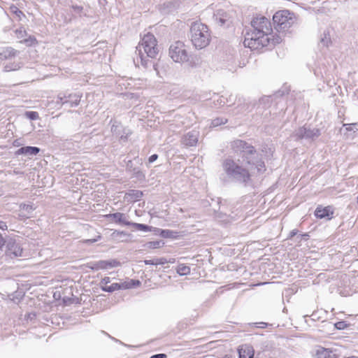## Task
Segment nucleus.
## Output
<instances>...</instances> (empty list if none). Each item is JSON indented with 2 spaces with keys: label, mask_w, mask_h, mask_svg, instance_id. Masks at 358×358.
Returning a JSON list of instances; mask_svg holds the SVG:
<instances>
[{
  "label": "nucleus",
  "mask_w": 358,
  "mask_h": 358,
  "mask_svg": "<svg viewBox=\"0 0 358 358\" xmlns=\"http://www.w3.org/2000/svg\"><path fill=\"white\" fill-rule=\"evenodd\" d=\"M252 30L246 32L243 44L251 50L261 49L270 43L272 32L271 22L264 16H257L251 21Z\"/></svg>",
  "instance_id": "obj_1"
},
{
  "label": "nucleus",
  "mask_w": 358,
  "mask_h": 358,
  "mask_svg": "<svg viewBox=\"0 0 358 358\" xmlns=\"http://www.w3.org/2000/svg\"><path fill=\"white\" fill-rule=\"evenodd\" d=\"M234 152L240 155L246 164L255 166L258 173H263L266 171L264 162L262 155L257 152L254 146L245 141L237 139L231 143Z\"/></svg>",
  "instance_id": "obj_2"
},
{
  "label": "nucleus",
  "mask_w": 358,
  "mask_h": 358,
  "mask_svg": "<svg viewBox=\"0 0 358 358\" xmlns=\"http://www.w3.org/2000/svg\"><path fill=\"white\" fill-rule=\"evenodd\" d=\"M136 52H138V58L141 60V64L145 69L152 66L155 70V64L147 57L151 59L155 58L159 53V49L157 44V40L155 36L152 34H147L144 35L141 43L136 47Z\"/></svg>",
  "instance_id": "obj_3"
},
{
  "label": "nucleus",
  "mask_w": 358,
  "mask_h": 358,
  "mask_svg": "<svg viewBox=\"0 0 358 358\" xmlns=\"http://www.w3.org/2000/svg\"><path fill=\"white\" fill-rule=\"evenodd\" d=\"M223 168L232 181L244 187L252 185V175L249 170L236 163L232 159H226L223 162Z\"/></svg>",
  "instance_id": "obj_4"
},
{
  "label": "nucleus",
  "mask_w": 358,
  "mask_h": 358,
  "mask_svg": "<svg viewBox=\"0 0 358 358\" xmlns=\"http://www.w3.org/2000/svg\"><path fill=\"white\" fill-rule=\"evenodd\" d=\"M190 38L196 49L206 48L210 41L208 27L199 22H194L190 27Z\"/></svg>",
  "instance_id": "obj_5"
},
{
  "label": "nucleus",
  "mask_w": 358,
  "mask_h": 358,
  "mask_svg": "<svg viewBox=\"0 0 358 358\" xmlns=\"http://www.w3.org/2000/svg\"><path fill=\"white\" fill-rule=\"evenodd\" d=\"M295 14L289 10L277 11L273 16L274 27L279 33L286 32L296 23Z\"/></svg>",
  "instance_id": "obj_6"
},
{
  "label": "nucleus",
  "mask_w": 358,
  "mask_h": 358,
  "mask_svg": "<svg viewBox=\"0 0 358 358\" xmlns=\"http://www.w3.org/2000/svg\"><path fill=\"white\" fill-rule=\"evenodd\" d=\"M169 56L175 62L183 63L189 59L185 43L180 41L173 42L169 47Z\"/></svg>",
  "instance_id": "obj_7"
},
{
  "label": "nucleus",
  "mask_w": 358,
  "mask_h": 358,
  "mask_svg": "<svg viewBox=\"0 0 358 358\" xmlns=\"http://www.w3.org/2000/svg\"><path fill=\"white\" fill-rule=\"evenodd\" d=\"M82 95L77 93H59L57 96L56 103L61 106H64L68 108L76 107L80 102Z\"/></svg>",
  "instance_id": "obj_8"
},
{
  "label": "nucleus",
  "mask_w": 358,
  "mask_h": 358,
  "mask_svg": "<svg viewBox=\"0 0 358 358\" xmlns=\"http://www.w3.org/2000/svg\"><path fill=\"white\" fill-rule=\"evenodd\" d=\"M320 134L321 132L319 129H310L306 127H302L295 131L294 136L296 137V139L306 138L314 140L315 138L319 137Z\"/></svg>",
  "instance_id": "obj_9"
},
{
  "label": "nucleus",
  "mask_w": 358,
  "mask_h": 358,
  "mask_svg": "<svg viewBox=\"0 0 358 358\" xmlns=\"http://www.w3.org/2000/svg\"><path fill=\"white\" fill-rule=\"evenodd\" d=\"M6 255L15 257H22L23 250L20 243H17L15 239L10 238L6 242Z\"/></svg>",
  "instance_id": "obj_10"
},
{
  "label": "nucleus",
  "mask_w": 358,
  "mask_h": 358,
  "mask_svg": "<svg viewBox=\"0 0 358 358\" xmlns=\"http://www.w3.org/2000/svg\"><path fill=\"white\" fill-rule=\"evenodd\" d=\"M334 207L332 206H318L315 210V215L319 219L331 220L334 217Z\"/></svg>",
  "instance_id": "obj_11"
},
{
  "label": "nucleus",
  "mask_w": 358,
  "mask_h": 358,
  "mask_svg": "<svg viewBox=\"0 0 358 358\" xmlns=\"http://www.w3.org/2000/svg\"><path fill=\"white\" fill-rule=\"evenodd\" d=\"M126 170L129 172L133 178H136L138 181H143L145 180V175L142 171L140 166L134 165V161L129 159L127 161L126 164Z\"/></svg>",
  "instance_id": "obj_12"
},
{
  "label": "nucleus",
  "mask_w": 358,
  "mask_h": 358,
  "mask_svg": "<svg viewBox=\"0 0 358 358\" xmlns=\"http://www.w3.org/2000/svg\"><path fill=\"white\" fill-rule=\"evenodd\" d=\"M214 20L220 26L231 23V16L229 13L224 10H217L213 15Z\"/></svg>",
  "instance_id": "obj_13"
},
{
  "label": "nucleus",
  "mask_w": 358,
  "mask_h": 358,
  "mask_svg": "<svg viewBox=\"0 0 358 358\" xmlns=\"http://www.w3.org/2000/svg\"><path fill=\"white\" fill-rule=\"evenodd\" d=\"M198 142V132L192 131L187 133L182 138V143L185 146H195Z\"/></svg>",
  "instance_id": "obj_14"
},
{
  "label": "nucleus",
  "mask_w": 358,
  "mask_h": 358,
  "mask_svg": "<svg viewBox=\"0 0 358 358\" xmlns=\"http://www.w3.org/2000/svg\"><path fill=\"white\" fill-rule=\"evenodd\" d=\"M315 358H337L338 357L332 350L328 348H324L322 346H318L314 355Z\"/></svg>",
  "instance_id": "obj_15"
},
{
  "label": "nucleus",
  "mask_w": 358,
  "mask_h": 358,
  "mask_svg": "<svg viewBox=\"0 0 358 358\" xmlns=\"http://www.w3.org/2000/svg\"><path fill=\"white\" fill-rule=\"evenodd\" d=\"M106 217L107 218L111 219L113 221H114L115 223L125 225V226H130L131 222L126 219V216L124 213H115L106 215Z\"/></svg>",
  "instance_id": "obj_16"
},
{
  "label": "nucleus",
  "mask_w": 358,
  "mask_h": 358,
  "mask_svg": "<svg viewBox=\"0 0 358 358\" xmlns=\"http://www.w3.org/2000/svg\"><path fill=\"white\" fill-rule=\"evenodd\" d=\"M40 152V148L34 146H24L19 148L16 152V155L35 156Z\"/></svg>",
  "instance_id": "obj_17"
},
{
  "label": "nucleus",
  "mask_w": 358,
  "mask_h": 358,
  "mask_svg": "<svg viewBox=\"0 0 358 358\" xmlns=\"http://www.w3.org/2000/svg\"><path fill=\"white\" fill-rule=\"evenodd\" d=\"M143 195V192L141 190L131 189L125 193L124 199L127 202L134 203L140 200Z\"/></svg>",
  "instance_id": "obj_18"
},
{
  "label": "nucleus",
  "mask_w": 358,
  "mask_h": 358,
  "mask_svg": "<svg viewBox=\"0 0 358 358\" xmlns=\"http://www.w3.org/2000/svg\"><path fill=\"white\" fill-rule=\"evenodd\" d=\"M19 52L11 47L0 48V59L1 60L15 57Z\"/></svg>",
  "instance_id": "obj_19"
},
{
  "label": "nucleus",
  "mask_w": 358,
  "mask_h": 358,
  "mask_svg": "<svg viewBox=\"0 0 358 358\" xmlns=\"http://www.w3.org/2000/svg\"><path fill=\"white\" fill-rule=\"evenodd\" d=\"M179 6L180 2L178 0L166 2L161 6V13L163 14H169L176 10Z\"/></svg>",
  "instance_id": "obj_20"
},
{
  "label": "nucleus",
  "mask_w": 358,
  "mask_h": 358,
  "mask_svg": "<svg viewBox=\"0 0 358 358\" xmlns=\"http://www.w3.org/2000/svg\"><path fill=\"white\" fill-rule=\"evenodd\" d=\"M239 358H253L255 351L252 346L243 345L238 349Z\"/></svg>",
  "instance_id": "obj_21"
},
{
  "label": "nucleus",
  "mask_w": 358,
  "mask_h": 358,
  "mask_svg": "<svg viewBox=\"0 0 358 358\" xmlns=\"http://www.w3.org/2000/svg\"><path fill=\"white\" fill-rule=\"evenodd\" d=\"M154 231L156 235H159L165 238H176L178 236V232L169 229L154 228Z\"/></svg>",
  "instance_id": "obj_22"
},
{
  "label": "nucleus",
  "mask_w": 358,
  "mask_h": 358,
  "mask_svg": "<svg viewBox=\"0 0 358 358\" xmlns=\"http://www.w3.org/2000/svg\"><path fill=\"white\" fill-rule=\"evenodd\" d=\"M128 287H129V285L122 284V282H114L110 285H108L106 287H102V291L111 293L117 290L126 289Z\"/></svg>",
  "instance_id": "obj_23"
},
{
  "label": "nucleus",
  "mask_w": 358,
  "mask_h": 358,
  "mask_svg": "<svg viewBox=\"0 0 358 358\" xmlns=\"http://www.w3.org/2000/svg\"><path fill=\"white\" fill-rule=\"evenodd\" d=\"M130 226L134 227L136 230L142 231H145V232L151 231L152 230L154 231V228H155V227L148 226L145 224H140V223H136V222H131Z\"/></svg>",
  "instance_id": "obj_24"
},
{
  "label": "nucleus",
  "mask_w": 358,
  "mask_h": 358,
  "mask_svg": "<svg viewBox=\"0 0 358 358\" xmlns=\"http://www.w3.org/2000/svg\"><path fill=\"white\" fill-rule=\"evenodd\" d=\"M168 262L166 258H155L149 260H144V263L146 265H163Z\"/></svg>",
  "instance_id": "obj_25"
},
{
  "label": "nucleus",
  "mask_w": 358,
  "mask_h": 358,
  "mask_svg": "<svg viewBox=\"0 0 358 358\" xmlns=\"http://www.w3.org/2000/svg\"><path fill=\"white\" fill-rule=\"evenodd\" d=\"M88 267L93 271H99L105 268V260H100L95 262H91L88 264Z\"/></svg>",
  "instance_id": "obj_26"
},
{
  "label": "nucleus",
  "mask_w": 358,
  "mask_h": 358,
  "mask_svg": "<svg viewBox=\"0 0 358 358\" xmlns=\"http://www.w3.org/2000/svg\"><path fill=\"white\" fill-rule=\"evenodd\" d=\"M10 12L15 15L18 20H21L22 17H25V15L23 13L22 10H20L15 5L12 4L9 7Z\"/></svg>",
  "instance_id": "obj_27"
},
{
  "label": "nucleus",
  "mask_w": 358,
  "mask_h": 358,
  "mask_svg": "<svg viewBox=\"0 0 358 358\" xmlns=\"http://www.w3.org/2000/svg\"><path fill=\"white\" fill-rule=\"evenodd\" d=\"M176 271L180 275H186L190 273V268L184 264H180L176 268Z\"/></svg>",
  "instance_id": "obj_28"
},
{
  "label": "nucleus",
  "mask_w": 358,
  "mask_h": 358,
  "mask_svg": "<svg viewBox=\"0 0 358 358\" xmlns=\"http://www.w3.org/2000/svg\"><path fill=\"white\" fill-rule=\"evenodd\" d=\"M22 64L21 62L8 63L4 66V71L8 72L18 70L22 67Z\"/></svg>",
  "instance_id": "obj_29"
},
{
  "label": "nucleus",
  "mask_w": 358,
  "mask_h": 358,
  "mask_svg": "<svg viewBox=\"0 0 358 358\" xmlns=\"http://www.w3.org/2000/svg\"><path fill=\"white\" fill-rule=\"evenodd\" d=\"M120 265H121V263L119 261L114 259L105 260V268L106 269L117 267V266H120Z\"/></svg>",
  "instance_id": "obj_30"
},
{
  "label": "nucleus",
  "mask_w": 358,
  "mask_h": 358,
  "mask_svg": "<svg viewBox=\"0 0 358 358\" xmlns=\"http://www.w3.org/2000/svg\"><path fill=\"white\" fill-rule=\"evenodd\" d=\"M320 43L326 47H328L329 45L331 43L329 33L324 31L323 34L322 35V37L320 38Z\"/></svg>",
  "instance_id": "obj_31"
},
{
  "label": "nucleus",
  "mask_w": 358,
  "mask_h": 358,
  "mask_svg": "<svg viewBox=\"0 0 358 358\" xmlns=\"http://www.w3.org/2000/svg\"><path fill=\"white\" fill-rule=\"evenodd\" d=\"M162 241H150L145 244V246L150 249L159 248L164 245Z\"/></svg>",
  "instance_id": "obj_32"
},
{
  "label": "nucleus",
  "mask_w": 358,
  "mask_h": 358,
  "mask_svg": "<svg viewBox=\"0 0 358 358\" xmlns=\"http://www.w3.org/2000/svg\"><path fill=\"white\" fill-rule=\"evenodd\" d=\"M24 116L31 120H36L39 118V115L36 111H27L24 113Z\"/></svg>",
  "instance_id": "obj_33"
},
{
  "label": "nucleus",
  "mask_w": 358,
  "mask_h": 358,
  "mask_svg": "<svg viewBox=\"0 0 358 358\" xmlns=\"http://www.w3.org/2000/svg\"><path fill=\"white\" fill-rule=\"evenodd\" d=\"M227 122V119H224L222 117H217L213 120L211 125L213 127H218L220 125L224 124Z\"/></svg>",
  "instance_id": "obj_34"
},
{
  "label": "nucleus",
  "mask_w": 358,
  "mask_h": 358,
  "mask_svg": "<svg viewBox=\"0 0 358 358\" xmlns=\"http://www.w3.org/2000/svg\"><path fill=\"white\" fill-rule=\"evenodd\" d=\"M131 134L129 129H124L122 133L120 132V138L121 141L125 142L127 141L129 136Z\"/></svg>",
  "instance_id": "obj_35"
},
{
  "label": "nucleus",
  "mask_w": 358,
  "mask_h": 358,
  "mask_svg": "<svg viewBox=\"0 0 358 358\" xmlns=\"http://www.w3.org/2000/svg\"><path fill=\"white\" fill-rule=\"evenodd\" d=\"M349 325L350 324H348L345 321H338L334 324L336 329L338 330H343L346 329Z\"/></svg>",
  "instance_id": "obj_36"
},
{
  "label": "nucleus",
  "mask_w": 358,
  "mask_h": 358,
  "mask_svg": "<svg viewBox=\"0 0 358 358\" xmlns=\"http://www.w3.org/2000/svg\"><path fill=\"white\" fill-rule=\"evenodd\" d=\"M122 284H126L129 285V287H127V289H130L141 285V282L138 280H130L129 282H124Z\"/></svg>",
  "instance_id": "obj_37"
},
{
  "label": "nucleus",
  "mask_w": 358,
  "mask_h": 358,
  "mask_svg": "<svg viewBox=\"0 0 358 358\" xmlns=\"http://www.w3.org/2000/svg\"><path fill=\"white\" fill-rule=\"evenodd\" d=\"M20 43H24L27 46H31L36 43V39L34 36H29L28 38L21 41Z\"/></svg>",
  "instance_id": "obj_38"
},
{
  "label": "nucleus",
  "mask_w": 358,
  "mask_h": 358,
  "mask_svg": "<svg viewBox=\"0 0 358 358\" xmlns=\"http://www.w3.org/2000/svg\"><path fill=\"white\" fill-rule=\"evenodd\" d=\"M282 40V37L280 35L273 36V38L270 39V43L273 45H276L280 43Z\"/></svg>",
  "instance_id": "obj_39"
},
{
  "label": "nucleus",
  "mask_w": 358,
  "mask_h": 358,
  "mask_svg": "<svg viewBox=\"0 0 358 358\" xmlns=\"http://www.w3.org/2000/svg\"><path fill=\"white\" fill-rule=\"evenodd\" d=\"M110 282V278L105 277L100 282V287L102 289V287H106L108 283Z\"/></svg>",
  "instance_id": "obj_40"
},
{
  "label": "nucleus",
  "mask_w": 358,
  "mask_h": 358,
  "mask_svg": "<svg viewBox=\"0 0 358 358\" xmlns=\"http://www.w3.org/2000/svg\"><path fill=\"white\" fill-rule=\"evenodd\" d=\"M357 123L347 124L346 126V130L347 131H355V130H357Z\"/></svg>",
  "instance_id": "obj_41"
},
{
  "label": "nucleus",
  "mask_w": 358,
  "mask_h": 358,
  "mask_svg": "<svg viewBox=\"0 0 358 358\" xmlns=\"http://www.w3.org/2000/svg\"><path fill=\"white\" fill-rule=\"evenodd\" d=\"M251 325H252L255 327L266 328L269 325V324L266 323V322H259V323L255 322V323L251 324Z\"/></svg>",
  "instance_id": "obj_42"
},
{
  "label": "nucleus",
  "mask_w": 358,
  "mask_h": 358,
  "mask_svg": "<svg viewBox=\"0 0 358 358\" xmlns=\"http://www.w3.org/2000/svg\"><path fill=\"white\" fill-rule=\"evenodd\" d=\"M111 131L113 132V134L115 136H119L120 135V129H119V126L117 125H112L111 127Z\"/></svg>",
  "instance_id": "obj_43"
},
{
  "label": "nucleus",
  "mask_w": 358,
  "mask_h": 358,
  "mask_svg": "<svg viewBox=\"0 0 358 358\" xmlns=\"http://www.w3.org/2000/svg\"><path fill=\"white\" fill-rule=\"evenodd\" d=\"M100 238H101V236H98V237L96 238H91V239L84 240L83 243H89V244H92V243L96 242Z\"/></svg>",
  "instance_id": "obj_44"
},
{
  "label": "nucleus",
  "mask_w": 358,
  "mask_h": 358,
  "mask_svg": "<svg viewBox=\"0 0 358 358\" xmlns=\"http://www.w3.org/2000/svg\"><path fill=\"white\" fill-rule=\"evenodd\" d=\"M157 159H158V155L153 154V155H152L151 156L149 157V158H148V163L149 164L153 163Z\"/></svg>",
  "instance_id": "obj_45"
},
{
  "label": "nucleus",
  "mask_w": 358,
  "mask_h": 358,
  "mask_svg": "<svg viewBox=\"0 0 358 358\" xmlns=\"http://www.w3.org/2000/svg\"><path fill=\"white\" fill-rule=\"evenodd\" d=\"M150 358H167V355L164 353L155 354L152 355Z\"/></svg>",
  "instance_id": "obj_46"
},
{
  "label": "nucleus",
  "mask_w": 358,
  "mask_h": 358,
  "mask_svg": "<svg viewBox=\"0 0 358 358\" xmlns=\"http://www.w3.org/2000/svg\"><path fill=\"white\" fill-rule=\"evenodd\" d=\"M7 241L4 240L2 235L0 234V251L2 250L3 246L6 243Z\"/></svg>",
  "instance_id": "obj_47"
},
{
  "label": "nucleus",
  "mask_w": 358,
  "mask_h": 358,
  "mask_svg": "<svg viewBox=\"0 0 358 358\" xmlns=\"http://www.w3.org/2000/svg\"><path fill=\"white\" fill-rule=\"evenodd\" d=\"M0 229L2 230H6L8 229V226L5 222L0 221Z\"/></svg>",
  "instance_id": "obj_48"
},
{
  "label": "nucleus",
  "mask_w": 358,
  "mask_h": 358,
  "mask_svg": "<svg viewBox=\"0 0 358 358\" xmlns=\"http://www.w3.org/2000/svg\"><path fill=\"white\" fill-rule=\"evenodd\" d=\"M134 161H135L137 164H140V165H141V164H142V159H140V158H138V157H134Z\"/></svg>",
  "instance_id": "obj_49"
},
{
  "label": "nucleus",
  "mask_w": 358,
  "mask_h": 358,
  "mask_svg": "<svg viewBox=\"0 0 358 358\" xmlns=\"http://www.w3.org/2000/svg\"><path fill=\"white\" fill-rule=\"evenodd\" d=\"M297 231L296 230H293L290 232L289 236L290 238L294 236L296 234Z\"/></svg>",
  "instance_id": "obj_50"
},
{
  "label": "nucleus",
  "mask_w": 358,
  "mask_h": 358,
  "mask_svg": "<svg viewBox=\"0 0 358 358\" xmlns=\"http://www.w3.org/2000/svg\"><path fill=\"white\" fill-rule=\"evenodd\" d=\"M76 8H77V10H82V8H80L78 6H76Z\"/></svg>",
  "instance_id": "obj_51"
},
{
  "label": "nucleus",
  "mask_w": 358,
  "mask_h": 358,
  "mask_svg": "<svg viewBox=\"0 0 358 358\" xmlns=\"http://www.w3.org/2000/svg\"><path fill=\"white\" fill-rule=\"evenodd\" d=\"M223 358H230V357H228V356H225V357H224Z\"/></svg>",
  "instance_id": "obj_52"
},
{
  "label": "nucleus",
  "mask_w": 358,
  "mask_h": 358,
  "mask_svg": "<svg viewBox=\"0 0 358 358\" xmlns=\"http://www.w3.org/2000/svg\"><path fill=\"white\" fill-rule=\"evenodd\" d=\"M357 203H358V196H357Z\"/></svg>",
  "instance_id": "obj_53"
}]
</instances>
